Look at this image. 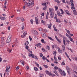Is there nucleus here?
<instances>
[{"mask_svg":"<svg viewBox=\"0 0 77 77\" xmlns=\"http://www.w3.org/2000/svg\"><path fill=\"white\" fill-rule=\"evenodd\" d=\"M1 45L2 46H3L5 45V43L4 42H2L1 43Z\"/></svg>","mask_w":77,"mask_h":77,"instance_id":"obj_36","label":"nucleus"},{"mask_svg":"<svg viewBox=\"0 0 77 77\" xmlns=\"http://www.w3.org/2000/svg\"><path fill=\"white\" fill-rule=\"evenodd\" d=\"M44 66H45V68H48V66L47 65H43Z\"/></svg>","mask_w":77,"mask_h":77,"instance_id":"obj_51","label":"nucleus"},{"mask_svg":"<svg viewBox=\"0 0 77 77\" xmlns=\"http://www.w3.org/2000/svg\"><path fill=\"white\" fill-rule=\"evenodd\" d=\"M42 5L43 6H46L47 5V3H42Z\"/></svg>","mask_w":77,"mask_h":77,"instance_id":"obj_24","label":"nucleus"},{"mask_svg":"<svg viewBox=\"0 0 77 77\" xmlns=\"http://www.w3.org/2000/svg\"><path fill=\"white\" fill-rule=\"evenodd\" d=\"M69 38H70V41H73V39H72V38H71V37H70Z\"/></svg>","mask_w":77,"mask_h":77,"instance_id":"obj_46","label":"nucleus"},{"mask_svg":"<svg viewBox=\"0 0 77 77\" xmlns=\"http://www.w3.org/2000/svg\"><path fill=\"white\" fill-rule=\"evenodd\" d=\"M35 31L36 30H35L34 29H32V33H33V34H34Z\"/></svg>","mask_w":77,"mask_h":77,"instance_id":"obj_31","label":"nucleus"},{"mask_svg":"<svg viewBox=\"0 0 77 77\" xmlns=\"http://www.w3.org/2000/svg\"><path fill=\"white\" fill-rule=\"evenodd\" d=\"M35 64L37 66V67H39V65L37 63H36V62H35Z\"/></svg>","mask_w":77,"mask_h":77,"instance_id":"obj_27","label":"nucleus"},{"mask_svg":"<svg viewBox=\"0 0 77 77\" xmlns=\"http://www.w3.org/2000/svg\"><path fill=\"white\" fill-rule=\"evenodd\" d=\"M66 70L67 71L68 75H69V74H70V73L69 72V71H70V69L69 68V67L67 66L66 67Z\"/></svg>","mask_w":77,"mask_h":77,"instance_id":"obj_4","label":"nucleus"},{"mask_svg":"<svg viewBox=\"0 0 77 77\" xmlns=\"http://www.w3.org/2000/svg\"><path fill=\"white\" fill-rule=\"evenodd\" d=\"M66 2L67 3V5H69L70 4V2L68 1H66Z\"/></svg>","mask_w":77,"mask_h":77,"instance_id":"obj_37","label":"nucleus"},{"mask_svg":"<svg viewBox=\"0 0 77 77\" xmlns=\"http://www.w3.org/2000/svg\"><path fill=\"white\" fill-rule=\"evenodd\" d=\"M40 57H42L43 56V54H42L41 53L40 54Z\"/></svg>","mask_w":77,"mask_h":77,"instance_id":"obj_56","label":"nucleus"},{"mask_svg":"<svg viewBox=\"0 0 77 77\" xmlns=\"http://www.w3.org/2000/svg\"><path fill=\"white\" fill-rule=\"evenodd\" d=\"M38 30L39 31H42V28H39L38 29Z\"/></svg>","mask_w":77,"mask_h":77,"instance_id":"obj_39","label":"nucleus"},{"mask_svg":"<svg viewBox=\"0 0 77 77\" xmlns=\"http://www.w3.org/2000/svg\"><path fill=\"white\" fill-rule=\"evenodd\" d=\"M58 70L59 72L61 75L63 74L64 76H65V75H66V74L65 73V72L64 71H63L62 72V71L60 68L58 69Z\"/></svg>","mask_w":77,"mask_h":77,"instance_id":"obj_2","label":"nucleus"},{"mask_svg":"<svg viewBox=\"0 0 77 77\" xmlns=\"http://www.w3.org/2000/svg\"><path fill=\"white\" fill-rule=\"evenodd\" d=\"M62 49H63V50H65V46H64V45H62Z\"/></svg>","mask_w":77,"mask_h":77,"instance_id":"obj_34","label":"nucleus"},{"mask_svg":"<svg viewBox=\"0 0 77 77\" xmlns=\"http://www.w3.org/2000/svg\"><path fill=\"white\" fill-rule=\"evenodd\" d=\"M20 20H21L22 22H23V21H24V18H23V17L20 18Z\"/></svg>","mask_w":77,"mask_h":77,"instance_id":"obj_22","label":"nucleus"},{"mask_svg":"<svg viewBox=\"0 0 77 77\" xmlns=\"http://www.w3.org/2000/svg\"><path fill=\"white\" fill-rule=\"evenodd\" d=\"M58 59L59 60H61V58L60 57H58Z\"/></svg>","mask_w":77,"mask_h":77,"instance_id":"obj_61","label":"nucleus"},{"mask_svg":"<svg viewBox=\"0 0 77 77\" xmlns=\"http://www.w3.org/2000/svg\"><path fill=\"white\" fill-rule=\"evenodd\" d=\"M8 30H11V26H8Z\"/></svg>","mask_w":77,"mask_h":77,"instance_id":"obj_54","label":"nucleus"},{"mask_svg":"<svg viewBox=\"0 0 77 77\" xmlns=\"http://www.w3.org/2000/svg\"><path fill=\"white\" fill-rule=\"evenodd\" d=\"M73 14H74V15H77V11H76L74 13H73Z\"/></svg>","mask_w":77,"mask_h":77,"instance_id":"obj_57","label":"nucleus"},{"mask_svg":"<svg viewBox=\"0 0 77 77\" xmlns=\"http://www.w3.org/2000/svg\"><path fill=\"white\" fill-rule=\"evenodd\" d=\"M54 72L55 74H56V75H57V76H59V75L58 74H57V72L54 71Z\"/></svg>","mask_w":77,"mask_h":77,"instance_id":"obj_41","label":"nucleus"},{"mask_svg":"<svg viewBox=\"0 0 77 77\" xmlns=\"http://www.w3.org/2000/svg\"><path fill=\"white\" fill-rule=\"evenodd\" d=\"M57 14L58 16H60V17H62V15L60 13L59 11H57Z\"/></svg>","mask_w":77,"mask_h":77,"instance_id":"obj_10","label":"nucleus"},{"mask_svg":"<svg viewBox=\"0 0 77 77\" xmlns=\"http://www.w3.org/2000/svg\"><path fill=\"white\" fill-rule=\"evenodd\" d=\"M10 69V67L9 66H8L6 68V71L7 72H8L9 71V69Z\"/></svg>","mask_w":77,"mask_h":77,"instance_id":"obj_6","label":"nucleus"},{"mask_svg":"<svg viewBox=\"0 0 77 77\" xmlns=\"http://www.w3.org/2000/svg\"><path fill=\"white\" fill-rule=\"evenodd\" d=\"M72 9H75V7L74 6H72L71 7Z\"/></svg>","mask_w":77,"mask_h":77,"instance_id":"obj_48","label":"nucleus"},{"mask_svg":"<svg viewBox=\"0 0 77 77\" xmlns=\"http://www.w3.org/2000/svg\"><path fill=\"white\" fill-rule=\"evenodd\" d=\"M70 2L71 3H73L74 1H73V0H70Z\"/></svg>","mask_w":77,"mask_h":77,"instance_id":"obj_64","label":"nucleus"},{"mask_svg":"<svg viewBox=\"0 0 77 77\" xmlns=\"http://www.w3.org/2000/svg\"><path fill=\"white\" fill-rule=\"evenodd\" d=\"M29 39H30V41H32V38H31V37H30V36H29Z\"/></svg>","mask_w":77,"mask_h":77,"instance_id":"obj_52","label":"nucleus"},{"mask_svg":"<svg viewBox=\"0 0 77 77\" xmlns=\"http://www.w3.org/2000/svg\"><path fill=\"white\" fill-rule=\"evenodd\" d=\"M42 36L43 37H44V38H46L47 37V35L46 34L44 33H42Z\"/></svg>","mask_w":77,"mask_h":77,"instance_id":"obj_11","label":"nucleus"},{"mask_svg":"<svg viewBox=\"0 0 77 77\" xmlns=\"http://www.w3.org/2000/svg\"><path fill=\"white\" fill-rule=\"evenodd\" d=\"M43 31L44 32H47V30L46 29H43Z\"/></svg>","mask_w":77,"mask_h":77,"instance_id":"obj_47","label":"nucleus"},{"mask_svg":"<svg viewBox=\"0 0 77 77\" xmlns=\"http://www.w3.org/2000/svg\"><path fill=\"white\" fill-rule=\"evenodd\" d=\"M46 48L48 50H50V47L49 46H46Z\"/></svg>","mask_w":77,"mask_h":77,"instance_id":"obj_44","label":"nucleus"},{"mask_svg":"<svg viewBox=\"0 0 77 77\" xmlns=\"http://www.w3.org/2000/svg\"><path fill=\"white\" fill-rule=\"evenodd\" d=\"M32 58H34L35 57V55L33 54H32V55L31 56Z\"/></svg>","mask_w":77,"mask_h":77,"instance_id":"obj_55","label":"nucleus"},{"mask_svg":"<svg viewBox=\"0 0 77 77\" xmlns=\"http://www.w3.org/2000/svg\"><path fill=\"white\" fill-rule=\"evenodd\" d=\"M59 67H58L57 66H55L54 67V69H55L56 70H57V69H59Z\"/></svg>","mask_w":77,"mask_h":77,"instance_id":"obj_21","label":"nucleus"},{"mask_svg":"<svg viewBox=\"0 0 77 77\" xmlns=\"http://www.w3.org/2000/svg\"><path fill=\"white\" fill-rule=\"evenodd\" d=\"M58 35H59V36H60V37H62V36L63 37V35H61V34H58Z\"/></svg>","mask_w":77,"mask_h":77,"instance_id":"obj_53","label":"nucleus"},{"mask_svg":"<svg viewBox=\"0 0 77 77\" xmlns=\"http://www.w3.org/2000/svg\"><path fill=\"white\" fill-rule=\"evenodd\" d=\"M50 16L51 17V18H53L54 16V13L53 12H51Z\"/></svg>","mask_w":77,"mask_h":77,"instance_id":"obj_9","label":"nucleus"},{"mask_svg":"<svg viewBox=\"0 0 77 77\" xmlns=\"http://www.w3.org/2000/svg\"><path fill=\"white\" fill-rule=\"evenodd\" d=\"M46 8H47V6H45L43 8V10H45Z\"/></svg>","mask_w":77,"mask_h":77,"instance_id":"obj_58","label":"nucleus"},{"mask_svg":"<svg viewBox=\"0 0 77 77\" xmlns=\"http://www.w3.org/2000/svg\"><path fill=\"white\" fill-rule=\"evenodd\" d=\"M42 59L44 60H45L47 59V58H45V56H43L42 57Z\"/></svg>","mask_w":77,"mask_h":77,"instance_id":"obj_28","label":"nucleus"},{"mask_svg":"<svg viewBox=\"0 0 77 77\" xmlns=\"http://www.w3.org/2000/svg\"><path fill=\"white\" fill-rule=\"evenodd\" d=\"M6 3H7V2H6V1H5L4 4L5 6H6Z\"/></svg>","mask_w":77,"mask_h":77,"instance_id":"obj_62","label":"nucleus"},{"mask_svg":"<svg viewBox=\"0 0 77 77\" xmlns=\"http://www.w3.org/2000/svg\"><path fill=\"white\" fill-rule=\"evenodd\" d=\"M66 36H67V37H68V38H70V36H69V35H68V34L67 33H66Z\"/></svg>","mask_w":77,"mask_h":77,"instance_id":"obj_40","label":"nucleus"},{"mask_svg":"<svg viewBox=\"0 0 77 77\" xmlns=\"http://www.w3.org/2000/svg\"><path fill=\"white\" fill-rule=\"evenodd\" d=\"M29 42H28V41H26V43H25V45H28L29 44Z\"/></svg>","mask_w":77,"mask_h":77,"instance_id":"obj_20","label":"nucleus"},{"mask_svg":"<svg viewBox=\"0 0 77 77\" xmlns=\"http://www.w3.org/2000/svg\"><path fill=\"white\" fill-rule=\"evenodd\" d=\"M34 70L35 71H38V68L37 67H35L34 68Z\"/></svg>","mask_w":77,"mask_h":77,"instance_id":"obj_30","label":"nucleus"},{"mask_svg":"<svg viewBox=\"0 0 77 77\" xmlns=\"http://www.w3.org/2000/svg\"><path fill=\"white\" fill-rule=\"evenodd\" d=\"M54 8H55V11H57V9H58V7L57 6H55Z\"/></svg>","mask_w":77,"mask_h":77,"instance_id":"obj_29","label":"nucleus"},{"mask_svg":"<svg viewBox=\"0 0 77 77\" xmlns=\"http://www.w3.org/2000/svg\"><path fill=\"white\" fill-rule=\"evenodd\" d=\"M30 21L32 24H33V20L32 19H31Z\"/></svg>","mask_w":77,"mask_h":77,"instance_id":"obj_25","label":"nucleus"},{"mask_svg":"<svg viewBox=\"0 0 77 77\" xmlns=\"http://www.w3.org/2000/svg\"><path fill=\"white\" fill-rule=\"evenodd\" d=\"M65 11L66 12L67 15H71V14H69V12L68 10H65Z\"/></svg>","mask_w":77,"mask_h":77,"instance_id":"obj_13","label":"nucleus"},{"mask_svg":"<svg viewBox=\"0 0 77 77\" xmlns=\"http://www.w3.org/2000/svg\"><path fill=\"white\" fill-rule=\"evenodd\" d=\"M27 34V31H25L23 33V34L21 35V38H23L26 37V35Z\"/></svg>","mask_w":77,"mask_h":77,"instance_id":"obj_5","label":"nucleus"},{"mask_svg":"<svg viewBox=\"0 0 77 77\" xmlns=\"http://www.w3.org/2000/svg\"><path fill=\"white\" fill-rule=\"evenodd\" d=\"M4 39H5L4 37H2L1 38L2 41V42H4Z\"/></svg>","mask_w":77,"mask_h":77,"instance_id":"obj_43","label":"nucleus"},{"mask_svg":"<svg viewBox=\"0 0 77 77\" xmlns=\"http://www.w3.org/2000/svg\"><path fill=\"white\" fill-rule=\"evenodd\" d=\"M65 63L63 62L61 63V65H65Z\"/></svg>","mask_w":77,"mask_h":77,"instance_id":"obj_50","label":"nucleus"},{"mask_svg":"<svg viewBox=\"0 0 77 77\" xmlns=\"http://www.w3.org/2000/svg\"><path fill=\"white\" fill-rule=\"evenodd\" d=\"M65 30H66L67 33H68V34H69V35H70V34H71L70 31L66 29H65Z\"/></svg>","mask_w":77,"mask_h":77,"instance_id":"obj_17","label":"nucleus"},{"mask_svg":"<svg viewBox=\"0 0 77 77\" xmlns=\"http://www.w3.org/2000/svg\"><path fill=\"white\" fill-rule=\"evenodd\" d=\"M35 35H38V32L35 30V32H34V33L33 34Z\"/></svg>","mask_w":77,"mask_h":77,"instance_id":"obj_18","label":"nucleus"},{"mask_svg":"<svg viewBox=\"0 0 77 77\" xmlns=\"http://www.w3.org/2000/svg\"><path fill=\"white\" fill-rule=\"evenodd\" d=\"M48 38L49 39H50V40H51V41H54V40L52 38H51V37H50L48 36Z\"/></svg>","mask_w":77,"mask_h":77,"instance_id":"obj_12","label":"nucleus"},{"mask_svg":"<svg viewBox=\"0 0 77 77\" xmlns=\"http://www.w3.org/2000/svg\"><path fill=\"white\" fill-rule=\"evenodd\" d=\"M53 11V9L52 8H50L49 9V12H52Z\"/></svg>","mask_w":77,"mask_h":77,"instance_id":"obj_32","label":"nucleus"},{"mask_svg":"<svg viewBox=\"0 0 77 77\" xmlns=\"http://www.w3.org/2000/svg\"><path fill=\"white\" fill-rule=\"evenodd\" d=\"M45 72L49 75H51V72H50L48 71H46Z\"/></svg>","mask_w":77,"mask_h":77,"instance_id":"obj_7","label":"nucleus"},{"mask_svg":"<svg viewBox=\"0 0 77 77\" xmlns=\"http://www.w3.org/2000/svg\"><path fill=\"white\" fill-rule=\"evenodd\" d=\"M41 23H43L44 25H45V21H44V20H42L41 21Z\"/></svg>","mask_w":77,"mask_h":77,"instance_id":"obj_26","label":"nucleus"},{"mask_svg":"<svg viewBox=\"0 0 77 77\" xmlns=\"http://www.w3.org/2000/svg\"><path fill=\"white\" fill-rule=\"evenodd\" d=\"M57 49L58 50V51L59 52V53H62V51L60 50V48L58 47Z\"/></svg>","mask_w":77,"mask_h":77,"instance_id":"obj_8","label":"nucleus"},{"mask_svg":"<svg viewBox=\"0 0 77 77\" xmlns=\"http://www.w3.org/2000/svg\"><path fill=\"white\" fill-rule=\"evenodd\" d=\"M28 1H29L27 4V6L31 5L32 7L34 5V2L33 1V0H27Z\"/></svg>","mask_w":77,"mask_h":77,"instance_id":"obj_1","label":"nucleus"},{"mask_svg":"<svg viewBox=\"0 0 77 77\" xmlns=\"http://www.w3.org/2000/svg\"><path fill=\"white\" fill-rule=\"evenodd\" d=\"M21 63H22V65H23L24 66V61H22L21 62Z\"/></svg>","mask_w":77,"mask_h":77,"instance_id":"obj_38","label":"nucleus"},{"mask_svg":"<svg viewBox=\"0 0 77 77\" xmlns=\"http://www.w3.org/2000/svg\"><path fill=\"white\" fill-rule=\"evenodd\" d=\"M41 44L40 43H38V44H36V46L37 47H41Z\"/></svg>","mask_w":77,"mask_h":77,"instance_id":"obj_14","label":"nucleus"},{"mask_svg":"<svg viewBox=\"0 0 77 77\" xmlns=\"http://www.w3.org/2000/svg\"><path fill=\"white\" fill-rule=\"evenodd\" d=\"M41 41L42 42V43H43V44H46V42H45L44 41V39H42L41 40Z\"/></svg>","mask_w":77,"mask_h":77,"instance_id":"obj_19","label":"nucleus"},{"mask_svg":"<svg viewBox=\"0 0 77 77\" xmlns=\"http://www.w3.org/2000/svg\"><path fill=\"white\" fill-rule=\"evenodd\" d=\"M57 41L59 42H61L60 41V40L59 39L57 38Z\"/></svg>","mask_w":77,"mask_h":77,"instance_id":"obj_60","label":"nucleus"},{"mask_svg":"<svg viewBox=\"0 0 77 77\" xmlns=\"http://www.w3.org/2000/svg\"><path fill=\"white\" fill-rule=\"evenodd\" d=\"M12 40V38H11V35H9V36L6 41V42L7 43H9L11 42V41Z\"/></svg>","mask_w":77,"mask_h":77,"instance_id":"obj_3","label":"nucleus"},{"mask_svg":"<svg viewBox=\"0 0 77 77\" xmlns=\"http://www.w3.org/2000/svg\"><path fill=\"white\" fill-rule=\"evenodd\" d=\"M35 21V23H36V24H39V22L38 21V20H37V21Z\"/></svg>","mask_w":77,"mask_h":77,"instance_id":"obj_49","label":"nucleus"},{"mask_svg":"<svg viewBox=\"0 0 77 77\" xmlns=\"http://www.w3.org/2000/svg\"><path fill=\"white\" fill-rule=\"evenodd\" d=\"M54 30L55 31H57V29H56V27H55L54 28Z\"/></svg>","mask_w":77,"mask_h":77,"instance_id":"obj_63","label":"nucleus"},{"mask_svg":"<svg viewBox=\"0 0 77 77\" xmlns=\"http://www.w3.org/2000/svg\"><path fill=\"white\" fill-rule=\"evenodd\" d=\"M66 42H67V44H69V42H70V41L69 40H67Z\"/></svg>","mask_w":77,"mask_h":77,"instance_id":"obj_42","label":"nucleus"},{"mask_svg":"<svg viewBox=\"0 0 77 77\" xmlns=\"http://www.w3.org/2000/svg\"><path fill=\"white\" fill-rule=\"evenodd\" d=\"M51 25H49L48 26V28H49V29H51Z\"/></svg>","mask_w":77,"mask_h":77,"instance_id":"obj_59","label":"nucleus"},{"mask_svg":"<svg viewBox=\"0 0 77 77\" xmlns=\"http://www.w3.org/2000/svg\"><path fill=\"white\" fill-rule=\"evenodd\" d=\"M55 1V2H57V3L59 4L60 3V2H59V0H54Z\"/></svg>","mask_w":77,"mask_h":77,"instance_id":"obj_33","label":"nucleus"},{"mask_svg":"<svg viewBox=\"0 0 77 77\" xmlns=\"http://www.w3.org/2000/svg\"><path fill=\"white\" fill-rule=\"evenodd\" d=\"M22 29L23 30L24 28V24H23V26H22Z\"/></svg>","mask_w":77,"mask_h":77,"instance_id":"obj_45","label":"nucleus"},{"mask_svg":"<svg viewBox=\"0 0 77 77\" xmlns=\"http://www.w3.org/2000/svg\"><path fill=\"white\" fill-rule=\"evenodd\" d=\"M60 11H61V13L62 15H63V14H64V12H63V11L61 9H60Z\"/></svg>","mask_w":77,"mask_h":77,"instance_id":"obj_15","label":"nucleus"},{"mask_svg":"<svg viewBox=\"0 0 77 77\" xmlns=\"http://www.w3.org/2000/svg\"><path fill=\"white\" fill-rule=\"evenodd\" d=\"M25 48L26 49L28 50V49H29V46H27V45H26L25 46Z\"/></svg>","mask_w":77,"mask_h":77,"instance_id":"obj_35","label":"nucleus"},{"mask_svg":"<svg viewBox=\"0 0 77 77\" xmlns=\"http://www.w3.org/2000/svg\"><path fill=\"white\" fill-rule=\"evenodd\" d=\"M0 19L2 20H6V18L3 17H0Z\"/></svg>","mask_w":77,"mask_h":77,"instance_id":"obj_16","label":"nucleus"},{"mask_svg":"<svg viewBox=\"0 0 77 77\" xmlns=\"http://www.w3.org/2000/svg\"><path fill=\"white\" fill-rule=\"evenodd\" d=\"M42 50L43 51V52H46L47 51L44 48H42Z\"/></svg>","mask_w":77,"mask_h":77,"instance_id":"obj_23","label":"nucleus"}]
</instances>
